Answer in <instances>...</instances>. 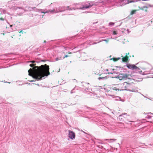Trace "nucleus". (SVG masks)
Returning <instances> with one entry per match:
<instances>
[{"mask_svg":"<svg viewBox=\"0 0 153 153\" xmlns=\"http://www.w3.org/2000/svg\"><path fill=\"white\" fill-rule=\"evenodd\" d=\"M29 62H32L33 64L30 65L31 67L28 71L29 75L33 78L38 80H41L45 76H48L50 74L49 66L45 64L40 66H36V64L34 63L36 62L34 61H28Z\"/></svg>","mask_w":153,"mask_h":153,"instance_id":"nucleus-1","label":"nucleus"},{"mask_svg":"<svg viewBox=\"0 0 153 153\" xmlns=\"http://www.w3.org/2000/svg\"><path fill=\"white\" fill-rule=\"evenodd\" d=\"M120 90H127L130 91H133L134 89L133 88V86L132 84L125 82L121 85Z\"/></svg>","mask_w":153,"mask_h":153,"instance_id":"nucleus-2","label":"nucleus"},{"mask_svg":"<svg viewBox=\"0 0 153 153\" xmlns=\"http://www.w3.org/2000/svg\"><path fill=\"white\" fill-rule=\"evenodd\" d=\"M129 76V74H119L118 76L116 77V78L119 79L120 80H121L123 79H126Z\"/></svg>","mask_w":153,"mask_h":153,"instance_id":"nucleus-3","label":"nucleus"},{"mask_svg":"<svg viewBox=\"0 0 153 153\" xmlns=\"http://www.w3.org/2000/svg\"><path fill=\"white\" fill-rule=\"evenodd\" d=\"M68 137H69L71 139H74L75 137V134L74 132L73 131H71L70 130L68 131Z\"/></svg>","mask_w":153,"mask_h":153,"instance_id":"nucleus-4","label":"nucleus"},{"mask_svg":"<svg viewBox=\"0 0 153 153\" xmlns=\"http://www.w3.org/2000/svg\"><path fill=\"white\" fill-rule=\"evenodd\" d=\"M127 67L129 69H135L136 70H139V68L134 65L128 64Z\"/></svg>","mask_w":153,"mask_h":153,"instance_id":"nucleus-5","label":"nucleus"},{"mask_svg":"<svg viewBox=\"0 0 153 153\" xmlns=\"http://www.w3.org/2000/svg\"><path fill=\"white\" fill-rule=\"evenodd\" d=\"M129 57L128 56H126L125 57H123L122 59V61L123 62H127L128 61Z\"/></svg>","mask_w":153,"mask_h":153,"instance_id":"nucleus-6","label":"nucleus"},{"mask_svg":"<svg viewBox=\"0 0 153 153\" xmlns=\"http://www.w3.org/2000/svg\"><path fill=\"white\" fill-rule=\"evenodd\" d=\"M148 7L146 6H144L141 8L140 9L143 10H144L145 12H147V11Z\"/></svg>","mask_w":153,"mask_h":153,"instance_id":"nucleus-7","label":"nucleus"},{"mask_svg":"<svg viewBox=\"0 0 153 153\" xmlns=\"http://www.w3.org/2000/svg\"><path fill=\"white\" fill-rule=\"evenodd\" d=\"M89 5H86L85 6L83 7V8H88L91 7L92 6V5L90 3H89Z\"/></svg>","mask_w":153,"mask_h":153,"instance_id":"nucleus-8","label":"nucleus"},{"mask_svg":"<svg viewBox=\"0 0 153 153\" xmlns=\"http://www.w3.org/2000/svg\"><path fill=\"white\" fill-rule=\"evenodd\" d=\"M113 61L114 62L117 61L119 60L120 59V58H113L112 59Z\"/></svg>","mask_w":153,"mask_h":153,"instance_id":"nucleus-9","label":"nucleus"},{"mask_svg":"<svg viewBox=\"0 0 153 153\" xmlns=\"http://www.w3.org/2000/svg\"><path fill=\"white\" fill-rule=\"evenodd\" d=\"M112 90L113 91H119V90L117 88H116V87H114L113 88H112Z\"/></svg>","mask_w":153,"mask_h":153,"instance_id":"nucleus-10","label":"nucleus"},{"mask_svg":"<svg viewBox=\"0 0 153 153\" xmlns=\"http://www.w3.org/2000/svg\"><path fill=\"white\" fill-rule=\"evenodd\" d=\"M136 11V10H132L131 12V15H133L135 13Z\"/></svg>","mask_w":153,"mask_h":153,"instance_id":"nucleus-11","label":"nucleus"},{"mask_svg":"<svg viewBox=\"0 0 153 153\" xmlns=\"http://www.w3.org/2000/svg\"><path fill=\"white\" fill-rule=\"evenodd\" d=\"M134 1H133L131 0L130 1H129V0H127V3L128 4H129V3L134 2Z\"/></svg>","mask_w":153,"mask_h":153,"instance_id":"nucleus-12","label":"nucleus"},{"mask_svg":"<svg viewBox=\"0 0 153 153\" xmlns=\"http://www.w3.org/2000/svg\"><path fill=\"white\" fill-rule=\"evenodd\" d=\"M114 25V23L113 22H110L109 23V25L112 26Z\"/></svg>","mask_w":153,"mask_h":153,"instance_id":"nucleus-13","label":"nucleus"},{"mask_svg":"<svg viewBox=\"0 0 153 153\" xmlns=\"http://www.w3.org/2000/svg\"><path fill=\"white\" fill-rule=\"evenodd\" d=\"M113 34L114 35L117 34V32L116 31H114L113 32Z\"/></svg>","mask_w":153,"mask_h":153,"instance_id":"nucleus-14","label":"nucleus"},{"mask_svg":"<svg viewBox=\"0 0 153 153\" xmlns=\"http://www.w3.org/2000/svg\"><path fill=\"white\" fill-rule=\"evenodd\" d=\"M68 56V55H65L64 56V57H63V58L64 59L65 58H66V57H67L68 56Z\"/></svg>","mask_w":153,"mask_h":153,"instance_id":"nucleus-15","label":"nucleus"},{"mask_svg":"<svg viewBox=\"0 0 153 153\" xmlns=\"http://www.w3.org/2000/svg\"><path fill=\"white\" fill-rule=\"evenodd\" d=\"M0 20L4 21V19L3 18L1 17L0 18Z\"/></svg>","mask_w":153,"mask_h":153,"instance_id":"nucleus-16","label":"nucleus"},{"mask_svg":"<svg viewBox=\"0 0 153 153\" xmlns=\"http://www.w3.org/2000/svg\"><path fill=\"white\" fill-rule=\"evenodd\" d=\"M136 70L138 72L140 73L142 71L140 70V69H139V70Z\"/></svg>","mask_w":153,"mask_h":153,"instance_id":"nucleus-17","label":"nucleus"},{"mask_svg":"<svg viewBox=\"0 0 153 153\" xmlns=\"http://www.w3.org/2000/svg\"><path fill=\"white\" fill-rule=\"evenodd\" d=\"M19 33H23V31L22 30L21 31H20V32H19Z\"/></svg>","mask_w":153,"mask_h":153,"instance_id":"nucleus-18","label":"nucleus"},{"mask_svg":"<svg viewBox=\"0 0 153 153\" xmlns=\"http://www.w3.org/2000/svg\"><path fill=\"white\" fill-rule=\"evenodd\" d=\"M104 41L106 42H108V40L105 39L104 40Z\"/></svg>","mask_w":153,"mask_h":153,"instance_id":"nucleus-19","label":"nucleus"},{"mask_svg":"<svg viewBox=\"0 0 153 153\" xmlns=\"http://www.w3.org/2000/svg\"><path fill=\"white\" fill-rule=\"evenodd\" d=\"M72 53L71 52H68V54H71Z\"/></svg>","mask_w":153,"mask_h":153,"instance_id":"nucleus-20","label":"nucleus"},{"mask_svg":"<svg viewBox=\"0 0 153 153\" xmlns=\"http://www.w3.org/2000/svg\"><path fill=\"white\" fill-rule=\"evenodd\" d=\"M129 54V53H127L126 54V56H128V55Z\"/></svg>","mask_w":153,"mask_h":153,"instance_id":"nucleus-21","label":"nucleus"},{"mask_svg":"<svg viewBox=\"0 0 153 153\" xmlns=\"http://www.w3.org/2000/svg\"><path fill=\"white\" fill-rule=\"evenodd\" d=\"M124 1V0H120V1L121 2L123 1Z\"/></svg>","mask_w":153,"mask_h":153,"instance_id":"nucleus-22","label":"nucleus"},{"mask_svg":"<svg viewBox=\"0 0 153 153\" xmlns=\"http://www.w3.org/2000/svg\"><path fill=\"white\" fill-rule=\"evenodd\" d=\"M13 26V25H10V27H11Z\"/></svg>","mask_w":153,"mask_h":153,"instance_id":"nucleus-23","label":"nucleus"},{"mask_svg":"<svg viewBox=\"0 0 153 153\" xmlns=\"http://www.w3.org/2000/svg\"><path fill=\"white\" fill-rule=\"evenodd\" d=\"M56 60H58V58H57L56 59Z\"/></svg>","mask_w":153,"mask_h":153,"instance_id":"nucleus-24","label":"nucleus"},{"mask_svg":"<svg viewBox=\"0 0 153 153\" xmlns=\"http://www.w3.org/2000/svg\"><path fill=\"white\" fill-rule=\"evenodd\" d=\"M44 42H46V41H44Z\"/></svg>","mask_w":153,"mask_h":153,"instance_id":"nucleus-25","label":"nucleus"},{"mask_svg":"<svg viewBox=\"0 0 153 153\" xmlns=\"http://www.w3.org/2000/svg\"><path fill=\"white\" fill-rule=\"evenodd\" d=\"M1 15V13H0V15Z\"/></svg>","mask_w":153,"mask_h":153,"instance_id":"nucleus-26","label":"nucleus"}]
</instances>
